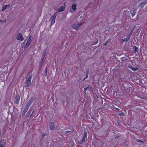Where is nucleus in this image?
I'll list each match as a JSON object with an SVG mask.
<instances>
[{
	"label": "nucleus",
	"instance_id": "1",
	"mask_svg": "<svg viewBox=\"0 0 147 147\" xmlns=\"http://www.w3.org/2000/svg\"><path fill=\"white\" fill-rule=\"evenodd\" d=\"M87 133L86 130L84 131V134L83 136V138L82 140L78 141V143L79 144H82L85 141V140L87 139Z\"/></svg>",
	"mask_w": 147,
	"mask_h": 147
},
{
	"label": "nucleus",
	"instance_id": "2",
	"mask_svg": "<svg viewBox=\"0 0 147 147\" xmlns=\"http://www.w3.org/2000/svg\"><path fill=\"white\" fill-rule=\"evenodd\" d=\"M56 16V15L55 13L51 17L50 19V21L51 22V25H52L55 23Z\"/></svg>",
	"mask_w": 147,
	"mask_h": 147
},
{
	"label": "nucleus",
	"instance_id": "3",
	"mask_svg": "<svg viewBox=\"0 0 147 147\" xmlns=\"http://www.w3.org/2000/svg\"><path fill=\"white\" fill-rule=\"evenodd\" d=\"M32 37L31 36H30L29 37L25 45V48H27L30 45L32 42Z\"/></svg>",
	"mask_w": 147,
	"mask_h": 147
},
{
	"label": "nucleus",
	"instance_id": "4",
	"mask_svg": "<svg viewBox=\"0 0 147 147\" xmlns=\"http://www.w3.org/2000/svg\"><path fill=\"white\" fill-rule=\"evenodd\" d=\"M83 23L82 22L80 24H74L73 25L72 27L74 29L77 30L81 26Z\"/></svg>",
	"mask_w": 147,
	"mask_h": 147
},
{
	"label": "nucleus",
	"instance_id": "5",
	"mask_svg": "<svg viewBox=\"0 0 147 147\" xmlns=\"http://www.w3.org/2000/svg\"><path fill=\"white\" fill-rule=\"evenodd\" d=\"M17 39L21 41H22L24 40V39L22 34L21 33H19L18 35Z\"/></svg>",
	"mask_w": 147,
	"mask_h": 147
},
{
	"label": "nucleus",
	"instance_id": "6",
	"mask_svg": "<svg viewBox=\"0 0 147 147\" xmlns=\"http://www.w3.org/2000/svg\"><path fill=\"white\" fill-rule=\"evenodd\" d=\"M31 78L32 76H30L28 77V79H27L26 83V86L28 87L30 85L31 83Z\"/></svg>",
	"mask_w": 147,
	"mask_h": 147
},
{
	"label": "nucleus",
	"instance_id": "7",
	"mask_svg": "<svg viewBox=\"0 0 147 147\" xmlns=\"http://www.w3.org/2000/svg\"><path fill=\"white\" fill-rule=\"evenodd\" d=\"M20 100V96L19 94L16 95L15 99V102L16 104H18Z\"/></svg>",
	"mask_w": 147,
	"mask_h": 147
},
{
	"label": "nucleus",
	"instance_id": "8",
	"mask_svg": "<svg viewBox=\"0 0 147 147\" xmlns=\"http://www.w3.org/2000/svg\"><path fill=\"white\" fill-rule=\"evenodd\" d=\"M50 129L51 130H54L55 128V127L54 125V122H52L50 123L49 125Z\"/></svg>",
	"mask_w": 147,
	"mask_h": 147
},
{
	"label": "nucleus",
	"instance_id": "9",
	"mask_svg": "<svg viewBox=\"0 0 147 147\" xmlns=\"http://www.w3.org/2000/svg\"><path fill=\"white\" fill-rule=\"evenodd\" d=\"M10 7V5H5L2 7V9L1 10L2 11H3L5 10L7 7Z\"/></svg>",
	"mask_w": 147,
	"mask_h": 147
},
{
	"label": "nucleus",
	"instance_id": "10",
	"mask_svg": "<svg viewBox=\"0 0 147 147\" xmlns=\"http://www.w3.org/2000/svg\"><path fill=\"white\" fill-rule=\"evenodd\" d=\"M31 102H30L29 103H28V104L26 105L24 109V111H27V110H28V109L29 106L31 105Z\"/></svg>",
	"mask_w": 147,
	"mask_h": 147
},
{
	"label": "nucleus",
	"instance_id": "11",
	"mask_svg": "<svg viewBox=\"0 0 147 147\" xmlns=\"http://www.w3.org/2000/svg\"><path fill=\"white\" fill-rule=\"evenodd\" d=\"M65 8L63 6H61L58 9L59 12H61L64 11L65 10Z\"/></svg>",
	"mask_w": 147,
	"mask_h": 147
},
{
	"label": "nucleus",
	"instance_id": "12",
	"mask_svg": "<svg viewBox=\"0 0 147 147\" xmlns=\"http://www.w3.org/2000/svg\"><path fill=\"white\" fill-rule=\"evenodd\" d=\"M71 9L74 11H75L76 9V5L75 4H73L71 6Z\"/></svg>",
	"mask_w": 147,
	"mask_h": 147
},
{
	"label": "nucleus",
	"instance_id": "13",
	"mask_svg": "<svg viewBox=\"0 0 147 147\" xmlns=\"http://www.w3.org/2000/svg\"><path fill=\"white\" fill-rule=\"evenodd\" d=\"M5 144V142L3 140H2L1 141L0 144V147H4Z\"/></svg>",
	"mask_w": 147,
	"mask_h": 147
},
{
	"label": "nucleus",
	"instance_id": "14",
	"mask_svg": "<svg viewBox=\"0 0 147 147\" xmlns=\"http://www.w3.org/2000/svg\"><path fill=\"white\" fill-rule=\"evenodd\" d=\"M111 40V39H108L106 42H104L103 43V45L104 46H105L106 45H107L109 43Z\"/></svg>",
	"mask_w": 147,
	"mask_h": 147
},
{
	"label": "nucleus",
	"instance_id": "15",
	"mask_svg": "<svg viewBox=\"0 0 147 147\" xmlns=\"http://www.w3.org/2000/svg\"><path fill=\"white\" fill-rule=\"evenodd\" d=\"M89 87H90L89 86H88L86 88H84V92L85 93H86V90H88L89 89Z\"/></svg>",
	"mask_w": 147,
	"mask_h": 147
},
{
	"label": "nucleus",
	"instance_id": "16",
	"mask_svg": "<svg viewBox=\"0 0 147 147\" xmlns=\"http://www.w3.org/2000/svg\"><path fill=\"white\" fill-rule=\"evenodd\" d=\"M131 70L133 71H136L138 70V69L136 68H133V67Z\"/></svg>",
	"mask_w": 147,
	"mask_h": 147
},
{
	"label": "nucleus",
	"instance_id": "17",
	"mask_svg": "<svg viewBox=\"0 0 147 147\" xmlns=\"http://www.w3.org/2000/svg\"><path fill=\"white\" fill-rule=\"evenodd\" d=\"M88 74H87V75L86 76L83 78V81H84L86 79V78H88Z\"/></svg>",
	"mask_w": 147,
	"mask_h": 147
},
{
	"label": "nucleus",
	"instance_id": "18",
	"mask_svg": "<svg viewBox=\"0 0 147 147\" xmlns=\"http://www.w3.org/2000/svg\"><path fill=\"white\" fill-rule=\"evenodd\" d=\"M127 59L125 57H123L121 58V60L122 61H125Z\"/></svg>",
	"mask_w": 147,
	"mask_h": 147
},
{
	"label": "nucleus",
	"instance_id": "19",
	"mask_svg": "<svg viewBox=\"0 0 147 147\" xmlns=\"http://www.w3.org/2000/svg\"><path fill=\"white\" fill-rule=\"evenodd\" d=\"M47 67H46V70H45V73L44 74L45 75H47Z\"/></svg>",
	"mask_w": 147,
	"mask_h": 147
},
{
	"label": "nucleus",
	"instance_id": "20",
	"mask_svg": "<svg viewBox=\"0 0 147 147\" xmlns=\"http://www.w3.org/2000/svg\"><path fill=\"white\" fill-rule=\"evenodd\" d=\"M135 50L136 51H138V48L137 47H135Z\"/></svg>",
	"mask_w": 147,
	"mask_h": 147
},
{
	"label": "nucleus",
	"instance_id": "21",
	"mask_svg": "<svg viewBox=\"0 0 147 147\" xmlns=\"http://www.w3.org/2000/svg\"><path fill=\"white\" fill-rule=\"evenodd\" d=\"M129 68L131 69H132V68L133 67L131 66V65H129L128 66Z\"/></svg>",
	"mask_w": 147,
	"mask_h": 147
},
{
	"label": "nucleus",
	"instance_id": "22",
	"mask_svg": "<svg viewBox=\"0 0 147 147\" xmlns=\"http://www.w3.org/2000/svg\"><path fill=\"white\" fill-rule=\"evenodd\" d=\"M127 39L126 38H124L122 39V40L123 41V42L125 41Z\"/></svg>",
	"mask_w": 147,
	"mask_h": 147
},
{
	"label": "nucleus",
	"instance_id": "23",
	"mask_svg": "<svg viewBox=\"0 0 147 147\" xmlns=\"http://www.w3.org/2000/svg\"><path fill=\"white\" fill-rule=\"evenodd\" d=\"M116 109L117 110H119V109H117V108H116Z\"/></svg>",
	"mask_w": 147,
	"mask_h": 147
},
{
	"label": "nucleus",
	"instance_id": "24",
	"mask_svg": "<svg viewBox=\"0 0 147 147\" xmlns=\"http://www.w3.org/2000/svg\"><path fill=\"white\" fill-rule=\"evenodd\" d=\"M2 22V21L0 19V22Z\"/></svg>",
	"mask_w": 147,
	"mask_h": 147
},
{
	"label": "nucleus",
	"instance_id": "25",
	"mask_svg": "<svg viewBox=\"0 0 147 147\" xmlns=\"http://www.w3.org/2000/svg\"><path fill=\"white\" fill-rule=\"evenodd\" d=\"M80 18H83V17H82V16H80Z\"/></svg>",
	"mask_w": 147,
	"mask_h": 147
},
{
	"label": "nucleus",
	"instance_id": "26",
	"mask_svg": "<svg viewBox=\"0 0 147 147\" xmlns=\"http://www.w3.org/2000/svg\"><path fill=\"white\" fill-rule=\"evenodd\" d=\"M97 42H98V41H97V42H96L95 44H96L97 43Z\"/></svg>",
	"mask_w": 147,
	"mask_h": 147
},
{
	"label": "nucleus",
	"instance_id": "27",
	"mask_svg": "<svg viewBox=\"0 0 147 147\" xmlns=\"http://www.w3.org/2000/svg\"><path fill=\"white\" fill-rule=\"evenodd\" d=\"M68 132H71V131H68Z\"/></svg>",
	"mask_w": 147,
	"mask_h": 147
},
{
	"label": "nucleus",
	"instance_id": "28",
	"mask_svg": "<svg viewBox=\"0 0 147 147\" xmlns=\"http://www.w3.org/2000/svg\"><path fill=\"white\" fill-rule=\"evenodd\" d=\"M134 15V14H132V16H133Z\"/></svg>",
	"mask_w": 147,
	"mask_h": 147
},
{
	"label": "nucleus",
	"instance_id": "29",
	"mask_svg": "<svg viewBox=\"0 0 147 147\" xmlns=\"http://www.w3.org/2000/svg\"><path fill=\"white\" fill-rule=\"evenodd\" d=\"M134 15V14H132V16H133Z\"/></svg>",
	"mask_w": 147,
	"mask_h": 147
}]
</instances>
